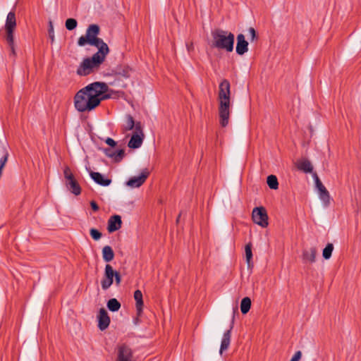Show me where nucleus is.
Listing matches in <instances>:
<instances>
[{
	"label": "nucleus",
	"mask_w": 361,
	"mask_h": 361,
	"mask_svg": "<svg viewBox=\"0 0 361 361\" xmlns=\"http://www.w3.org/2000/svg\"><path fill=\"white\" fill-rule=\"evenodd\" d=\"M99 33V27L97 25H90L85 36H81L78 40V44L83 47L86 44L94 46L98 49L92 57L85 58L80 64L77 69V74L81 76H85L90 74L94 68H98L102 64L109 54V49L108 45L102 39L97 36Z\"/></svg>",
	"instance_id": "1"
},
{
	"label": "nucleus",
	"mask_w": 361,
	"mask_h": 361,
	"mask_svg": "<svg viewBox=\"0 0 361 361\" xmlns=\"http://www.w3.org/2000/svg\"><path fill=\"white\" fill-rule=\"evenodd\" d=\"M107 90L104 82H94L80 90L74 97L75 108L79 112L90 111L101 102Z\"/></svg>",
	"instance_id": "2"
},
{
	"label": "nucleus",
	"mask_w": 361,
	"mask_h": 361,
	"mask_svg": "<svg viewBox=\"0 0 361 361\" xmlns=\"http://www.w3.org/2000/svg\"><path fill=\"white\" fill-rule=\"evenodd\" d=\"M219 122L222 127L228 124L230 116L231 102V85L228 80H223L219 86Z\"/></svg>",
	"instance_id": "3"
},
{
	"label": "nucleus",
	"mask_w": 361,
	"mask_h": 361,
	"mask_svg": "<svg viewBox=\"0 0 361 361\" xmlns=\"http://www.w3.org/2000/svg\"><path fill=\"white\" fill-rule=\"evenodd\" d=\"M212 44L214 48L231 52L233 50L235 36L227 30L215 29L212 31Z\"/></svg>",
	"instance_id": "4"
},
{
	"label": "nucleus",
	"mask_w": 361,
	"mask_h": 361,
	"mask_svg": "<svg viewBox=\"0 0 361 361\" xmlns=\"http://www.w3.org/2000/svg\"><path fill=\"white\" fill-rule=\"evenodd\" d=\"M16 27V14L13 11H10L6 17L4 29L6 31V40L11 49V53L15 55V44L13 32Z\"/></svg>",
	"instance_id": "5"
},
{
	"label": "nucleus",
	"mask_w": 361,
	"mask_h": 361,
	"mask_svg": "<svg viewBox=\"0 0 361 361\" xmlns=\"http://www.w3.org/2000/svg\"><path fill=\"white\" fill-rule=\"evenodd\" d=\"M64 177L66 180V187L75 195H78L81 192V188L75 179L69 167L66 166L63 170Z\"/></svg>",
	"instance_id": "6"
},
{
	"label": "nucleus",
	"mask_w": 361,
	"mask_h": 361,
	"mask_svg": "<svg viewBox=\"0 0 361 361\" xmlns=\"http://www.w3.org/2000/svg\"><path fill=\"white\" fill-rule=\"evenodd\" d=\"M313 178L315 182V186L318 190V195L320 200L324 207L329 206L331 200L329 192L319 180L317 173L313 174Z\"/></svg>",
	"instance_id": "7"
},
{
	"label": "nucleus",
	"mask_w": 361,
	"mask_h": 361,
	"mask_svg": "<svg viewBox=\"0 0 361 361\" xmlns=\"http://www.w3.org/2000/svg\"><path fill=\"white\" fill-rule=\"evenodd\" d=\"M252 216L253 221L256 224L262 228H266L268 226V215L264 207H255L252 210Z\"/></svg>",
	"instance_id": "8"
},
{
	"label": "nucleus",
	"mask_w": 361,
	"mask_h": 361,
	"mask_svg": "<svg viewBox=\"0 0 361 361\" xmlns=\"http://www.w3.org/2000/svg\"><path fill=\"white\" fill-rule=\"evenodd\" d=\"M116 361H135L132 349L126 345H121L116 351Z\"/></svg>",
	"instance_id": "9"
},
{
	"label": "nucleus",
	"mask_w": 361,
	"mask_h": 361,
	"mask_svg": "<svg viewBox=\"0 0 361 361\" xmlns=\"http://www.w3.org/2000/svg\"><path fill=\"white\" fill-rule=\"evenodd\" d=\"M114 275L115 271L113 267L109 264H106L104 278L101 281V286L103 290H107L113 284Z\"/></svg>",
	"instance_id": "10"
},
{
	"label": "nucleus",
	"mask_w": 361,
	"mask_h": 361,
	"mask_svg": "<svg viewBox=\"0 0 361 361\" xmlns=\"http://www.w3.org/2000/svg\"><path fill=\"white\" fill-rule=\"evenodd\" d=\"M148 176V171L144 169L139 176L130 178L127 182V185L132 188H139L145 183Z\"/></svg>",
	"instance_id": "11"
},
{
	"label": "nucleus",
	"mask_w": 361,
	"mask_h": 361,
	"mask_svg": "<svg viewBox=\"0 0 361 361\" xmlns=\"http://www.w3.org/2000/svg\"><path fill=\"white\" fill-rule=\"evenodd\" d=\"M235 51L239 55H243L248 51V42L245 40V35L243 34H239L237 36Z\"/></svg>",
	"instance_id": "12"
},
{
	"label": "nucleus",
	"mask_w": 361,
	"mask_h": 361,
	"mask_svg": "<svg viewBox=\"0 0 361 361\" xmlns=\"http://www.w3.org/2000/svg\"><path fill=\"white\" fill-rule=\"evenodd\" d=\"M110 324V318L106 311L102 308L99 310L98 315V327L100 330H105Z\"/></svg>",
	"instance_id": "13"
},
{
	"label": "nucleus",
	"mask_w": 361,
	"mask_h": 361,
	"mask_svg": "<svg viewBox=\"0 0 361 361\" xmlns=\"http://www.w3.org/2000/svg\"><path fill=\"white\" fill-rule=\"evenodd\" d=\"M122 224L121 217L119 215L111 216L108 221L107 229L109 233L118 231L121 228Z\"/></svg>",
	"instance_id": "14"
},
{
	"label": "nucleus",
	"mask_w": 361,
	"mask_h": 361,
	"mask_svg": "<svg viewBox=\"0 0 361 361\" xmlns=\"http://www.w3.org/2000/svg\"><path fill=\"white\" fill-rule=\"evenodd\" d=\"M143 134L142 130L136 131L128 142V146L131 149H137L141 147L143 142Z\"/></svg>",
	"instance_id": "15"
},
{
	"label": "nucleus",
	"mask_w": 361,
	"mask_h": 361,
	"mask_svg": "<svg viewBox=\"0 0 361 361\" xmlns=\"http://www.w3.org/2000/svg\"><path fill=\"white\" fill-rule=\"evenodd\" d=\"M232 329L233 323L231 324L230 329L225 331L223 335L219 350V353L221 355L224 350H227L230 345Z\"/></svg>",
	"instance_id": "16"
},
{
	"label": "nucleus",
	"mask_w": 361,
	"mask_h": 361,
	"mask_svg": "<svg viewBox=\"0 0 361 361\" xmlns=\"http://www.w3.org/2000/svg\"><path fill=\"white\" fill-rule=\"evenodd\" d=\"M317 250L311 247L302 251V259L305 263H314L316 260Z\"/></svg>",
	"instance_id": "17"
},
{
	"label": "nucleus",
	"mask_w": 361,
	"mask_h": 361,
	"mask_svg": "<svg viewBox=\"0 0 361 361\" xmlns=\"http://www.w3.org/2000/svg\"><path fill=\"white\" fill-rule=\"evenodd\" d=\"M90 176L96 183L102 186H108L111 183V179L105 178L102 173L99 172H91Z\"/></svg>",
	"instance_id": "18"
},
{
	"label": "nucleus",
	"mask_w": 361,
	"mask_h": 361,
	"mask_svg": "<svg viewBox=\"0 0 361 361\" xmlns=\"http://www.w3.org/2000/svg\"><path fill=\"white\" fill-rule=\"evenodd\" d=\"M134 128H135L136 131H140V123H137L135 124L133 116L130 115H128L126 116V124L124 125L123 128L126 131H128L133 130Z\"/></svg>",
	"instance_id": "19"
},
{
	"label": "nucleus",
	"mask_w": 361,
	"mask_h": 361,
	"mask_svg": "<svg viewBox=\"0 0 361 361\" xmlns=\"http://www.w3.org/2000/svg\"><path fill=\"white\" fill-rule=\"evenodd\" d=\"M134 298L136 301L135 307L137 314L138 316H140L142 312L143 300L142 293L140 290H137L134 292Z\"/></svg>",
	"instance_id": "20"
},
{
	"label": "nucleus",
	"mask_w": 361,
	"mask_h": 361,
	"mask_svg": "<svg viewBox=\"0 0 361 361\" xmlns=\"http://www.w3.org/2000/svg\"><path fill=\"white\" fill-rule=\"evenodd\" d=\"M105 153L109 157L114 159L116 162L121 161L125 156V151L123 149H118L115 152L110 149H106Z\"/></svg>",
	"instance_id": "21"
},
{
	"label": "nucleus",
	"mask_w": 361,
	"mask_h": 361,
	"mask_svg": "<svg viewBox=\"0 0 361 361\" xmlns=\"http://www.w3.org/2000/svg\"><path fill=\"white\" fill-rule=\"evenodd\" d=\"M298 169L304 173H312L313 167L311 162L307 159H303L298 163Z\"/></svg>",
	"instance_id": "22"
},
{
	"label": "nucleus",
	"mask_w": 361,
	"mask_h": 361,
	"mask_svg": "<svg viewBox=\"0 0 361 361\" xmlns=\"http://www.w3.org/2000/svg\"><path fill=\"white\" fill-rule=\"evenodd\" d=\"M102 257L106 262H109L114 257L113 249L109 245H106L102 248Z\"/></svg>",
	"instance_id": "23"
},
{
	"label": "nucleus",
	"mask_w": 361,
	"mask_h": 361,
	"mask_svg": "<svg viewBox=\"0 0 361 361\" xmlns=\"http://www.w3.org/2000/svg\"><path fill=\"white\" fill-rule=\"evenodd\" d=\"M245 259L246 262L247 264L248 268H250L252 266V244L248 243L245 245Z\"/></svg>",
	"instance_id": "24"
},
{
	"label": "nucleus",
	"mask_w": 361,
	"mask_h": 361,
	"mask_svg": "<svg viewBox=\"0 0 361 361\" xmlns=\"http://www.w3.org/2000/svg\"><path fill=\"white\" fill-rule=\"evenodd\" d=\"M251 307V300L248 297L242 299L240 302V310L243 314H246L249 312Z\"/></svg>",
	"instance_id": "25"
},
{
	"label": "nucleus",
	"mask_w": 361,
	"mask_h": 361,
	"mask_svg": "<svg viewBox=\"0 0 361 361\" xmlns=\"http://www.w3.org/2000/svg\"><path fill=\"white\" fill-rule=\"evenodd\" d=\"M107 307L111 312H116L120 309L121 303L116 298H111L107 302Z\"/></svg>",
	"instance_id": "26"
},
{
	"label": "nucleus",
	"mask_w": 361,
	"mask_h": 361,
	"mask_svg": "<svg viewBox=\"0 0 361 361\" xmlns=\"http://www.w3.org/2000/svg\"><path fill=\"white\" fill-rule=\"evenodd\" d=\"M267 183L271 189L276 190L279 188L277 178L274 175H270L267 177Z\"/></svg>",
	"instance_id": "27"
},
{
	"label": "nucleus",
	"mask_w": 361,
	"mask_h": 361,
	"mask_svg": "<svg viewBox=\"0 0 361 361\" xmlns=\"http://www.w3.org/2000/svg\"><path fill=\"white\" fill-rule=\"evenodd\" d=\"M334 250V245L331 243H328L326 246L324 247L322 252V256L325 259H329L331 258L332 252Z\"/></svg>",
	"instance_id": "28"
},
{
	"label": "nucleus",
	"mask_w": 361,
	"mask_h": 361,
	"mask_svg": "<svg viewBox=\"0 0 361 361\" xmlns=\"http://www.w3.org/2000/svg\"><path fill=\"white\" fill-rule=\"evenodd\" d=\"M65 25H66V28L68 30H74L77 27L78 22L74 18H68L66 20V24Z\"/></svg>",
	"instance_id": "29"
},
{
	"label": "nucleus",
	"mask_w": 361,
	"mask_h": 361,
	"mask_svg": "<svg viewBox=\"0 0 361 361\" xmlns=\"http://www.w3.org/2000/svg\"><path fill=\"white\" fill-rule=\"evenodd\" d=\"M90 233L91 237L95 240H99L102 237V233L95 228H91L90 231Z\"/></svg>",
	"instance_id": "30"
},
{
	"label": "nucleus",
	"mask_w": 361,
	"mask_h": 361,
	"mask_svg": "<svg viewBox=\"0 0 361 361\" xmlns=\"http://www.w3.org/2000/svg\"><path fill=\"white\" fill-rule=\"evenodd\" d=\"M48 32L49 38L51 39V42H53L54 41V30L53 23L51 20L49 22Z\"/></svg>",
	"instance_id": "31"
},
{
	"label": "nucleus",
	"mask_w": 361,
	"mask_h": 361,
	"mask_svg": "<svg viewBox=\"0 0 361 361\" xmlns=\"http://www.w3.org/2000/svg\"><path fill=\"white\" fill-rule=\"evenodd\" d=\"M247 31H248V34L250 37V39L251 42H253L257 39L256 31L253 27H250Z\"/></svg>",
	"instance_id": "32"
},
{
	"label": "nucleus",
	"mask_w": 361,
	"mask_h": 361,
	"mask_svg": "<svg viewBox=\"0 0 361 361\" xmlns=\"http://www.w3.org/2000/svg\"><path fill=\"white\" fill-rule=\"evenodd\" d=\"M302 357V353L300 350L296 351L293 356L291 357L290 361H300Z\"/></svg>",
	"instance_id": "33"
},
{
	"label": "nucleus",
	"mask_w": 361,
	"mask_h": 361,
	"mask_svg": "<svg viewBox=\"0 0 361 361\" xmlns=\"http://www.w3.org/2000/svg\"><path fill=\"white\" fill-rule=\"evenodd\" d=\"M114 278H115L116 285L118 286L121 282V276L120 274L118 271H115V275Z\"/></svg>",
	"instance_id": "34"
},
{
	"label": "nucleus",
	"mask_w": 361,
	"mask_h": 361,
	"mask_svg": "<svg viewBox=\"0 0 361 361\" xmlns=\"http://www.w3.org/2000/svg\"><path fill=\"white\" fill-rule=\"evenodd\" d=\"M105 142H106L108 145H109V146H111V147H114V146H116V141H115L114 140H113L112 138H111V137H107V138L105 140Z\"/></svg>",
	"instance_id": "35"
},
{
	"label": "nucleus",
	"mask_w": 361,
	"mask_h": 361,
	"mask_svg": "<svg viewBox=\"0 0 361 361\" xmlns=\"http://www.w3.org/2000/svg\"><path fill=\"white\" fill-rule=\"evenodd\" d=\"M130 70H129L128 68H127V69L123 70V72H122V73H121V74L123 77H125V78H129V77L130 76Z\"/></svg>",
	"instance_id": "36"
},
{
	"label": "nucleus",
	"mask_w": 361,
	"mask_h": 361,
	"mask_svg": "<svg viewBox=\"0 0 361 361\" xmlns=\"http://www.w3.org/2000/svg\"><path fill=\"white\" fill-rule=\"evenodd\" d=\"M90 205H91L92 209L94 211L97 212V211L99 210V207H98L97 204L94 201H92L90 202Z\"/></svg>",
	"instance_id": "37"
}]
</instances>
